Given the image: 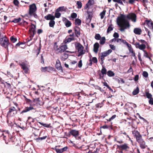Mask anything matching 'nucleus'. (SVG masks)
I'll return each mask as SVG.
<instances>
[{
    "instance_id": "f257e3e1",
    "label": "nucleus",
    "mask_w": 153,
    "mask_h": 153,
    "mask_svg": "<svg viewBox=\"0 0 153 153\" xmlns=\"http://www.w3.org/2000/svg\"><path fill=\"white\" fill-rule=\"evenodd\" d=\"M126 17L129 19H131L134 22L136 21L137 16L134 13H129L126 16L123 14H120V16L117 17V21L118 25L120 27V30L121 31H124L125 29L130 27L129 22L125 19Z\"/></svg>"
},
{
    "instance_id": "f03ea898",
    "label": "nucleus",
    "mask_w": 153,
    "mask_h": 153,
    "mask_svg": "<svg viewBox=\"0 0 153 153\" xmlns=\"http://www.w3.org/2000/svg\"><path fill=\"white\" fill-rule=\"evenodd\" d=\"M132 134L134 137L136 138V141L139 145L140 147L142 149L146 148L147 146L146 145V142L143 138L142 135L137 130H134L132 131Z\"/></svg>"
},
{
    "instance_id": "7ed1b4c3",
    "label": "nucleus",
    "mask_w": 153,
    "mask_h": 153,
    "mask_svg": "<svg viewBox=\"0 0 153 153\" xmlns=\"http://www.w3.org/2000/svg\"><path fill=\"white\" fill-rule=\"evenodd\" d=\"M116 142L120 145H117V152L119 153H124L130 149L128 144L126 143H124L122 140H116Z\"/></svg>"
},
{
    "instance_id": "20e7f679",
    "label": "nucleus",
    "mask_w": 153,
    "mask_h": 153,
    "mask_svg": "<svg viewBox=\"0 0 153 153\" xmlns=\"http://www.w3.org/2000/svg\"><path fill=\"white\" fill-rule=\"evenodd\" d=\"M1 137L5 141L6 144H8L9 142L13 144H15L16 140L15 137L10 136L8 131H4V133Z\"/></svg>"
},
{
    "instance_id": "39448f33",
    "label": "nucleus",
    "mask_w": 153,
    "mask_h": 153,
    "mask_svg": "<svg viewBox=\"0 0 153 153\" xmlns=\"http://www.w3.org/2000/svg\"><path fill=\"white\" fill-rule=\"evenodd\" d=\"M37 7L35 3H33L29 6L28 14L31 16H33L37 18V15L36 13Z\"/></svg>"
},
{
    "instance_id": "423d86ee",
    "label": "nucleus",
    "mask_w": 153,
    "mask_h": 153,
    "mask_svg": "<svg viewBox=\"0 0 153 153\" xmlns=\"http://www.w3.org/2000/svg\"><path fill=\"white\" fill-rule=\"evenodd\" d=\"M75 45V49L77 50V52L79 53L78 55V57L82 55L85 53V51L84 50V47L80 43L76 42Z\"/></svg>"
},
{
    "instance_id": "0eeeda50",
    "label": "nucleus",
    "mask_w": 153,
    "mask_h": 153,
    "mask_svg": "<svg viewBox=\"0 0 153 153\" xmlns=\"http://www.w3.org/2000/svg\"><path fill=\"white\" fill-rule=\"evenodd\" d=\"M31 27H30L29 30V34L30 35V39H28L27 42H29L32 39L33 37L34 36L36 33V25H34L32 23L31 24Z\"/></svg>"
},
{
    "instance_id": "6e6552de",
    "label": "nucleus",
    "mask_w": 153,
    "mask_h": 153,
    "mask_svg": "<svg viewBox=\"0 0 153 153\" xmlns=\"http://www.w3.org/2000/svg\"><path fill=\"white\" fill-rule=\"evenodd\" d=\"M0 44L1 45L5 48H8V46L9 45V40L5 36L0 38Z\"/></svg>"
},
{
    "instance_id": "1a4fd4ad",
    "label": "nucleus",
    "mask_w": 153,
    "mask_h": 153,
    "mask_svg": "<svg viewBox=\"0 0 153 153\" xmlns=\"http://www.w3.org/2000/svg\"><path fill=\"white\" fill-rule=\"evenodd\" d=\"M39 136L40 137L36 139L37 142H40L41 141L44 140L48 138V135L47 134H45L44 132L41 131L40 132Z\"/></svg>"
},
{
    "instance_id": "9d476101",
    "label": "nucleus",
    "mask_w": 153,
    "mask_h": 153,
    "mask_svg": "<svg viewBox=\"0 0 153 153\" xmlns=\"http://www.w3.org/2000/svg\"><path fill=\"white\" fill-rule=\"evenodd\" d=\"M17 110L16 109L15 107H11L10 108L9 111L7 112V117L14 116L17 114Z\"/></svg>"
},
{
    "instance_id": "9b49d317",
    "label": "nucleus",
    "mask_w": 153,
    "mask_h": 153,
    "mask_svg": "<svg viewBox=\"0 0 153 153\" xmlns=\"http://www.w3.org/2000/svg\"><path fill=\"white\" fill-rule=\"evenodd\" d=\"M70 134L74 137L76 139L80 140L81 139V137L79 136V131H78L74 129L71 130L70 131Z\"/></svg>"
},
{
    "instance_id": "f8f14e48",
    "label": "nucleus",
    "mask_w": 153,
    "mask_h": 153,
    "mask_svg": "<svg viewBox=\"0 0 153 153\" xmlns=\"http://www.w3.org/2000/svg\"><path fill=\"white\" fill-rule=\"evenodd\" d=\"M55 17L57 18V9L56 10L54 16L52 14H48L47 16H45L44 18L47 20H50V21H51L54 20Z\"/></svg>"
},
{
    "instance_id": "ddd939ff",
    "label": "nucleus",
    "mask_w": 153,
    "mask_h": 153,
    "mask_svg": "<svg viewBox=\"0 0 153 153\" xmlns=\"http://www.w3.org/2000/svg\"><path fill=\"white\" fill-rule=\"evenodd\" d=\"M33 110L34 111H36V108H35L34 106L33 105L32 106L28 107H27L25 108L21 112V114L23 113H25L29 111L30 110Z\"/></svg>"
},
{
    "instance_id": "4468645a",
    "label": "nucleus",
    "mask_w": 153,
    "mask_h": 153,
    "mask_svg": "<svg viewBox=\"0 0 153 153\" xmlns=\"http://www.w3.org/2000/svg\"><path fill=\"white\" fill-rule=\"evenodd\" d=\"M133 44L135 45L136 47L137 48H139V49L142 50L143 51V50H145L146 48V46L144 44H142L140 45L139 42H136L134 43H133Z\"/></svg>"
},
{
    "instance_id": "2eb2a0df",
    "label": "nucleus",
    "mask_w": 153,
    "mask_h": 153,
    "mask_svg": "<svg viewBox=\"0 0 153 153\" xmlns=\"http://www.w3.org/2000/svg\"><path fill=\"white\" fill-rule=\"evenodd\" d=\"M76 36L77 38L80 36V28L78 26H76L74 28Z\"/></svg>"
},
{
    "instance_id": "dca6fc26",
    "label": "nucleus",
    "mask_w": 153,
    "mask_h": 153,
    "mask_svg": "<svg viewBox=\"0 0 153 153\" xmlns=\"http://www.w3.org/2000/svg\"><path fill=\"white\" fill-rule=\"evenodd\" d=\"M19 65L23 69L25 73H28L29 69L27 66L26 64L23 62L20 64Z\"/></svg>"
},
{
    "instance_id": "f3484780",
    "label": "nucleus",
    "mask_w": 153,
    "mask_h": 153,
    "mask_svg": "<svg viewBox=\"0 0 153 153\" xmlns=\"http://www.w3.org/2000/svg\"><path fill=\"white\" fill-rule=\"evenodd\" d=\"M67 48V46L66 45H61L58 48V52L60 53L64 52Z\"/></svg>"
},
{
    "instance_id": "a211bd4d",
    "label": "nucleus",
    "mask_w": 153,
    "mask_h": 153,
    "mask_svg": "<svg viewBox=\"0 0 153 153\" xmlns=\"http://www.w3.org/2000/svg\"><path fill=\"white\" fill-rule=\"evenodd\" d=\"M145 22L148 27L150 29L152 30L153 31V22L150 20H146Z\"/></svg>"
},
{
    "instance_id": "6ab92c4d",
    "label": "nucleus",
    "mask_w": 153,
    "mask_h": 153,
    "mask_svg": "<svg viewBox=\"0 0 153 153\" xmlns=\"http://www.w3.org/2000/svg\"><path fill=\"white\" fill-rule=\"evenodd\" d=\"M133 31L134 33L139 35H140L142 32L141 29L139 28H134Z\"/></svg>"
},
{
    "instance_id": "aec40b11",
    "label": "nucleus",
    "mask_w": 153,
    "mask_h": 153,
    "mask_svg": "<svg viewBox=\"0 0 153 153\" xmlns=\"http://www.w3.org/2000/svg\"><path fill=\"white\" fill-rule=\"evenodd\" d=\"M89 61L90 62L89 64V65L90 66L92 65V62L94 63H97L98 61L97 58L96 57H93L92 59H90L89 60Z\"/></svg>"
},
{
    "instance_id": "412c9836",
    "label": "nucleus",
    "mask_w": 153,
    "mask_h": 153,
    "mask_svg": "<svg viewBox=\"0 0 153 153\" xmlns=\"http://www.w3.org/2000/svg\"><path fill=\"white\" fill-rule=\"evenodd\" d=\"M99 47V45L98 43L96 42L95 43L94 46V51L96 53L98 52V48Z\"/></svg>"
},
{
    "instance_id": "4be33fe9",
    "label": "nucleus",
    "mask_w": 153,
    "mask_h": 153,
    "mask_svg": "<svg viewBox=\"0 0 153 153\" xmlns=\"http://www.w3.org/2000/svg\"><path fill=\"white\" fill-rule=\"evenodd\" d=\"M70 119L73 122H76L77 121V117L76 115L71 116Z\"/></svg>"
},
{
    "instance_id": "5701e85b",
    "label": "nucleus",
    "mask_w": 153,
    "mask_h": 153,
    "mask_svg": "<svg viewBox=\"0 0 153 153\" xmlns=\"http://www.w3.org/2000/svg\"><path fill=\"white\" fill-rule=\"evenodd\" d=\"M21 20L22 19L20 17L18 19L15 18L13 20H12V21H9L7 22V24L10 22H13L14 23H17L21 21Z\"/></svg>"
},
{
    "instance_id": "b1692460",
    "label": "nucleus",
    "mask_w": 153,
    "mask_h": 153,
    "mask_svg": "<svg viewBox=\"0 0 153 153\" xmlns=\"http://www.w3.org/2000/svg\"><path fill=\"white\" fill-rule=\"evenodd\" d=\"M87 13L88 15L87 19H89L90 21L92 19V17H93L92 12L89 11L88 10L87 11Z\"/></svg>"
},
{
    "instance_id": "393cba45",
    "label": "nucleus",
    "mask_w": 153,
    "mask_h": 153,
    "mask_svg": "<svg viewBox=\"0 0 153 153\" xmlns=\"http://www.w3.org/2000/svg\"><path fill=\"white\" fill-rule=\"evenodd\" d=\"M53 51L56 53H57V45L56 42H55L53 45Z\"/></svg>"
},
{
    "instance_id": "a878e982",
    "label": "nucleus",
    "mask_w": 153,
    "mask_h": 153,
    "mask_svg": "<svg viewBox=\"0 0 153 153\" xmlns=\"http://www.w3.org/2000/svg\"><path fill=\"white\" fill-rule=\"evenodd\" d=\"M82 21L79 19H76L75 20L74 24L76 25L79 26L81 24Z\"/></svg>"
},
{
    "instance_id": "bb28decb",
    "label": "nucleus",
    "mask_w": 153,
    "mask_h": 153,
    "mask_svg": "<svg viewBox=\"0 0 153 153\" xmlns=\"http://www.w3.org/2000/svg\"><path fill=\"white\" fill-rule=\"evenodd\" d=\"M68 57V53L65 52L62 55L61 59L62 60H65Z\"/></svg>"
},
{
    "instance_id": "cd10ccee",
    "label": "nucleus",
    "mask_w": 153,
    "mask_h": 153,
    "mask_svg": "<svg viewBox=\"0 0 153 153\" xmlns=\"http://www.w3.org/2000/svg\"><path fill=\"white\" fill-rule=\"evenodd\" d=\"M1 82V83L3 85V86H4V87H5L6 86L9 88H11V85L7 82H6L5 83H4L2 81L1 82Z\"/></svg>"
},
{
    "instance_id": "c85d7f7f",
    "label": "nucleus",
    "mask_w": 153,
    "mask_h": 153,
    "mask_svg": "<svg viewBox=\"0 0 153 153\" xmlns=\"http://www.w3.org/2000/svg\"><path fill=\"white\" fill-rule=\"evenodd\" d=\"M139 92V89L138 87H137L136 89H134L132 92L133 95H135L137 94Z\"/></svg>"
},
{
    "instance_id": "c756f323",
    "label": "nucleus",
    "mask_w": 153,
    "mask_h": 153,
    "mask_svg": "<svg viewBox=\"0 0 153 153\" xmlns=\"http://www.w3.org/2000/svg\"><path fill=\"white\" fill-rule=\"evenodd\" d=\"M47 71L48 72L52 73L53 72L55 71V70L54 68L51 67H47Z\"/></svg>"
},
{
    "instance_id": "7c9ffc66",
    "label": "nucleus",
    "mask_w": 153,
    "mask_h": 153,
    "mask_svg": "<svg viewBox=\"0 0 153 153\" xmlns=\"http://www.w3.org/2000/svg\"><path fill=\"white\" fill-rule=\"evenodd\" d=\"M68 149L67 146L63 148L59 149H58V153H61L63 152L66 151Z\"/></svg>"
},
{
    "instance_id": "2f4dec72",
    "label": "nucleus",
    "mask_w": 153,
    "mask_h": 153,
    "mask_svg": "<svg viewBox=\"0 0 153 153\" xmlns=\"http://www.w3.org/2000/svg\"><path fill=\"white\" fill-rule=\"evenodd\" d=\"M107 74L109 77H112L114 76V73L112 71L109 70L107 72Z\"/></svg>"
},
{
    "instance_id": "473e14b6",
    "label": "nucleus",
    "mask_w": 153,
    "mask_h": 153,
    "mask_svg": "<svg viewBox=\"0 0 153 153\" xmlns=\"http://www.w3.org/2000/svg\"><path fill=\"white\" fill-rule=\"evenodd\" d=\"M39 129H37L36 128H34V130H33V133L34 134L35 136H37L38 134L39 133Z\"/></svg>"
},
{
    "instance_id": "72a5a7b5",
    "label": "nucleus",
    "mask_w": 153,
    "mask_h": 153,
    "mask_svg": "<svg viewBox=\"0 0 153 153\" xmlns=\"http://www.w3.org/2000/svg\"><path fill=\"white\" fill-rule=\"evenodd\" d=\"M112 25H110L108 27L107 30V33H109L111 31L113 30V28L112 27Z\"/></svg>"
},
{
    "instance_id": "f704fd0d",
    "label": "nucleus",
    "mask_w": 153,
    "mask_h": 153,
    "mask_svg": "<svg viewBox=\"0 0 153 153\" xmlns=\"http://www.w3.org/2000/svg\"><path fill=\"white\" fill-rule=\"evenodd\" d=\"M101 73L102 75H105L107 73V70L104 67H102V68L101 70Z\"/></svg>"
},
{
    "instance_id": "c9c22d12",
    "label": "nucleus",
    "mask_w": 153,
    "mask_h": 153,
    "mask_svg": "<svg viewBox=\"0 0 153 153\" xmlns=\"http://www.w3.org/2000/svg\"><path fill=\"white\" fill-rule=\"evenodd\" d=\"M77 63V62L74 61L72 62H71L69 64L70 67L69 68L70 69H73V65L76 64Z\"/></svg>"
},
{
    "instance_id": "e433bc0d",
    "label": "nucleus",
    "mask_w": 153,
    "mask_h": 153,
    "mask_svg": "<svg viewBox=\"0 0 153 153\" xmlns=\"http://www.w3.org/2000/svg\"><path fill=\"white\" fill-rule=\"evenodd\" d=\"M146 96L149 99H150L152 98V95L148 92H145Z\"/></svg>"
},
{
    "instance_id": "4c0bfd02",
    "label": "nucleus",
    "mask_w": 153,
    "mask_h": 153,
    "mask_svg": "<svg viewBox=\"0 0 153 153\" xmlns=\"http://www.w3.org/2000/svg\"><path fill=\"white\" fill-rule=\"evenodd\" d=\"M106 10H104L102 12H101L100 14V15L101 16V19H103L104 18V16L105 15Z\"/></svg>"
},
{
    "instance_id": "58836bf2",
    "label": "nucleus",
    "mask_w": 153,
    "mask_h": 153,
    "mask_svg": "<svg viewBox=\"0 0 153 153\" xmlns=\"http://www.w3.org/2000/svg\"><path fill=\"white\" fill-rule=\"evenodd\" d=\"M105 37H103L100 40V43L101 45H103L105 42Z\"/></svg>"
},
{
    "instance_id": "ea45409f",
    "label": "nucleus",
    "mask_w": 153,
    "mask_h": 153,
    "mask_svg": "<svg viewBox=\"0 0 153 153\" xmlns=\"http://www.w3.org/2000/svg\"><path fill=\"white\" fill-rule=\"evenodd\" d=\"M130 53H132L131 56L134 57L135 59H136V57L135 56V52H134L133 49L132 48H130V49L129 50Z\"/></svg>"
},
{
    "instance_id": "a19ab883",
    "label": "nucleus",
    "mask_w": 153,
    "mask_h": 153,
    "mask_svg": "<svg viewBox=\"0 0 153 153\" xmlns=\"http://www.w3.org/2000/svg\"><path fill=\"white\" fill-rule=\"evenodd\" d=\"M13 3L17 7H19V2L18 0H14Z\"/></svg>"
},
{
    "instance_id": "79ce46f5",
    "label": "nucleus",
    "mask_w": 153,
    "mask_h": 153,
    "mask_svg": "<svg viewBox=\"0 0 153 153\" xmlns=\"http://www.w3.org/2000/svg\"><path fill=\"white\" fill-rule=\"evenodd\" d=\"M54 20L50 21L49 22V25L50 27H53L55 25V22Z\"/></svg>"
},
{
    "instance_id": "37998d69",
    "label": "nucleus",
    "mask_w": 153,
    "mask_h": 153,
    "mask_svg": "<svg viewBox=\"0 0 153 153\" xmlns=\"http://www.w3.org/2000/svg\"><path fill=\"white\" fill-rule=\"evenodd\" d=\"M66 10L65 7L64 6H62L59 7L58 8V12L59 11H66Z\"/></svg>"
},
{
    "instance_id": "c03bdc74",
    "label": "nucleus",
    "mask_w": 153,
    "mask_h": 153,
    "mask_svg": "<svg viewBox=\"0 0 153 153\" xmlns=\"http://www.w3.org/2000/svg\"><path fill=\"white\" fill-rule=\"evenodd\" d=\"M65 24L66 27H70L71 26V22L70 21L68 20L66 22H65Z\"/></svg>"
},
{
    "instance_id": "a18cd8bd",
    "label": "nucleus",
    "mask_w": 153,
    "mask_h": 153,
    "mask_svg": "<svg viewBox=\"0 0 153 153\" xmlns=\"http://www.w3.org/2000/svg\"><path fill=\"white\" fill-rule=\"evenodd\" d=\"M102 117L103 118L105 119V120H106L107 121L109 122V119H110V117H108V115L107 114L103 115Z\"/></svg>"
},
{
    "instance_id": "49530a36",
    "label": "nucleus",
    "mask_w": 153,
    "mask_h": 153,
    "mask_svg": "<svg viewBox=\"0 0 153 153\" xmlns=\"http://www.w3.org/2000/svg\"><path fill=\"white\" fill-rule=\"evenodd\" d=\"M94 88L95 89H97L99 90L101 92H103L104 91V90L102 88L100 87L99 86L96 85L95 87Z\"/></svg>"
},
{
    "instance_id": "de8ad7c7",
    "label": "nucleus",
    "mask_w": 153,
    "mask_h": 153,
    "mask_svg": "<svg viewBox=\"0 0 153 153\" xmlns=\"http://www.w3.org/2000/svg\"><path fill=\"white\" fill-rule=\"evenodd\" d=\"M76 4L77 5V8L80 9L82 8V3L80 1H77Z\"/></svg>"
},
{
    "instance_id": "09e8293b",
    "label": "nucleus",
    "mask_w": 153,
    "mask_h": 153,
    "mask_svg": "<svg viewBox=\"0 0 153 153\" xmlns=\"http://www.w3.org/2000/svg\"><path fill=\"white\" fill-rule=\"evenodd\" d=\"M10 40L13 43H14L17 41V39L13 36H12L10 38Z\"/></svg>"
},
{
    "instance_id": "8fccbe9b",
    "label": "nucleus",
    "mask_w": 153,
    "mask_h": 153,
    "mask_svg": "<svg viewBox=\"0 0 153 153\" xmlns=\"http://www.w3.org/2000/svg\"><path fill=\"white\" fill-rule=\"evenodd\" d=\"M74 40V38H69L67 39L65 42V43H66L67 42H71L72 41Z\"/></svg>"
},
{
    "instance_id": "3c124183",
    "label": "nucleus",
    "mask_w": 153,
    "mask_h": 153,
    "mask_svg": "<svg viewBox=\"0 0 153 153\" xmlns=\"http://www.w3.org/2000/svg\"><path fill=\"white\" fill-rule=\"evenodd\" d=\"M35 119H34L32 121V122H31V123H29V124L30 125V126L31 127L34 128V127L36 126L35 123H34L35 122Z\"/></svg>"
},
{
    "instance_id": "603ef678",
    "label": "nucleus",
    "mask_w": 153,
    "mask_h": 153,
    "mask_svg": "<svg viewBox=\"0 0 153 153\" xmlns=\"http://www.w3.org/2000/svg\"><path fill=\"white\" fill-rule=\"evenodd\" d=\"M116 41L117 42L120 44L121 42L124 43V42H125V40L121 39H116Z\"/></svg>"
},
{
    "instance_id": "864d4df0",
    "label": "nucleus",
    "mask_w": 153,
    "mask_h": 153,
    "mask_svg": "<svg viewBox=\"0 0 153 153\" xmlns=\"http://www.w3.org/2000/svg\"><path fill=\"white\" fill-rule=\"evenodd\" d=\"M77 16V14L76 13H73L71 14V16L73 19H76Z\"/></svg>"
},
{
    "instance_id": "5fc2aeb1",
    "label": "nucleus",
    "mask_w": 153,
    "mask_h": 153,
    "mask_svg": "<svg viewBox=\"0 0 153 153\" xmlns=\"http://www.w3.org/2000/svg\"><path fill=\"white\" fill-rule=\"evenodd\" d=\"M95 38L97 40H100L101 38V36L99 34H97L95 36Z\"/></svg>"
},
{
    "instance_id": "6e6d98bb",
    "label": "nucleus",
    "mask_w": 153,
    "mask_h": 153,
    "mask_svg": "<svg viewBox=\"0 0 153 153\" xmlns=\"http://www.w3.org/2000/svg\"><path fill=\"white\" fill-rule=\"evenodd\" d=\"M124 43L128 47V50L130 49V48H132L131 47V45L128 44L127 42H126V40H125V42H124Z\"/></svg>"
},
{
    "instance_id": "4d7b16f0",
    "label": "nucleus",
    "mask_w": 153,
    "mask_h": 153,
    "mask_svg": "<svg viewBox=\"0 0 153 153\" xmlns=\"http://www.w3.org/2000/svg\"><path fill=\"white\" fill-rule=\"evenodd\" d=\"M41 49V47H39L36 50V52L37 54L36 57H37L38 55L39 54L40 51V50Z\"/></svg>"
},
{
    "instance_id": "13d9d810",
    "label": "nucleus",
    "mask_w": 153,
    "mask_h": 153,
    "mask_svg": "<svg viewBox=\"0 0 153 153\" xmlns=\"http://www.w3.org/2000/svg\"><path fill=\"white\" fill-rule=\"evenodd\" d=\"M94 0H89L87 4L89 5V6L92 5L94 4Z\"/></svg>"
},
{
    "instance_id": "bf43d9fd",
    "label": "nucleus",
    "mask_w": 153,
    "mask_h": 153,
    "mask_svg": "<svg viewBox=\"0 0 153 153\" xmlns=\"http://www.w3.org/2000/svg\"><path fill=\"white\" fill-rule=\"evenodd\" d=\"M38 123H39L41 125L43 126L44 127H47V128H48L49 127L50 124H44V123H42L40 122H39Z\"/></svg>"
},
{
    "instance_id": "052dcab7",
    "label": "nucleus",
    "mask_w": 153,
    "mask_h": 153,
    "mask_svg": "<svg viewBox=\"0 0 153 153\" xmlns=\"http://www.w3.org/2000/svg\"><path fill=\"white\" fill-rule=\"evenodd\" d=\"M143 76L145 77L146 78L148 77V74L147 72L144 71L143 73Z\"/></svg>"
},
{
    "instance_id": "680f3d73",
    "label": "nucleus",
    "mask_w": 153,
    "mask_h": 153,
    "mask_svg": "<svg viewBox=\"0 0 153 153\" xmlns=\"http://www.w3.org/2000/svg\"><path fill=\"white\" fill-rule=\"evenodd\" d=\"M34 119L32 118L31 117H28V119L27 120V122L29 123H31V122H32V121Z\"/></svg>"
},
{
    "instance_id": "e2e57ef3",
    "label": "nucleus",
    "mask_w": 153,
    "mask_h": 153,
    "mask_svg": "<svg viewBox=\"0 0 153 153\" xmlns=\"http://www.w3.org/2000/svg\"><path fill=\"white\" fill-rule=\"evenodd\" d=\"M51 37L53 39H56L57 38V35L56 32L51 34Z\"/></svg>"
},
{
    "instance_id": "0e129e2a",
    "label": "nucleus",
    "mask_w": 153,
    "mask_h": 153,
    "mask_svg": "<svg viewBox=\"0 0 153 153\" xmlns=\"http://www.w3.org/2000/svg\"><path fill=\"white\" fill-rule=\"evenodd\" d=\"M7 75L8 77H13V75L11 74L10 72L7 71Z\"/></svg>"
},
{
    "instance_id": "69168bd1",
    "label": "nucleus",
    "mask_w": 153,
    "mask_h": 153,
    "mask_svg": "<svg viewBox=\"0 0 153 153\" xmlns=\"http://www.w3.org/2000/svg\"><path fill=\"white\" fill-rule=\"evenodd\" d=\"M47 67H42L41 68V71L43 72H45L46 71H47Z\"/></svg>"
},
{
    "instance_id": "338daca9",
    "label": "nucleus",
    "mask_w": 153,
    "mask_h": 153,
    "mask_svg": "<svg viewBox=\"0 0 153 153\" xmlns=\"http://www.w3.org/2000/svg\"><path fill=\"white\" fill-rule=\"evenodd\" d=\"M107 88L109 89V90L110 91V92H111L112 94H114V93L115 92V91L114 90V91L113 90V89L110 86H109Z\"/></svg>"
},
{
    "instance_id": "774afa93",
    "label": "nucleus",
    "mask_w": 153,
    "mask_h": 153,
    "mask_svg": "<svg viewBox=\"0 0 153 153\" xmlns=\"http://www.w3.org/2000/svg\"><path fill=\"white\" fill-rule=\"evenodd\" d=\"M117 117L116 115L114 114L109 119V122L113 120L114 119Z\"/></svg>"
}]
</instances>
